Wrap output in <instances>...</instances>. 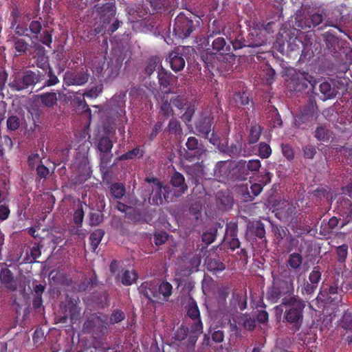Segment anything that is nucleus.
Masks as SVG:
<instances>
[{
  "label": "nucleus",
  "mask_w": 352,
  "mask_h": 352,
  "mask_svg": "<svg viewBox=\"0 0 352 352\" xmlns=\"http://www.w3.org/2000/svg\"><path fill=\"white\" fill-rule=\"evenodd\" d=\"M104 319H102L98 314H91L84 322L83 329L90 333L96 327V324L99 322H106L107 316H104Z\"/></svg>",
  "instance_id": "30"
},
{
  "label": "nucleus",
  "mask_w": 352,
  "mask_h": 352,
  "mask_svg": "<svg viewBox=\"0 0 352 352\" xmlns=\"http://www.w3.org/2000/svg\"><path fill=\"white\" fill-rule=\"evenodd\" d=\"M282 153L284 157L291 161L294 158V152L292 146L289 144H281Z\"/></svg>",
  "instance_id": "64"
},
{
  "label": "nucleus",
  "mask_w": 352,
  "mask_h": 352,
  "mask_svg": "<svg viewBox=\"0 0 352 352\" xmlns=\"http://www.w3.org/2000/svg\"><path fill=\"white\" fill-rule=\"evenodd\" d=\"M39 41L42 44L48 47H51V45L52 43V32L49 30H43V32L40 34Z\"/></svg>",
  "instance_id": "62"
},
{
  "label": "nucleus",
  "mask_w": 352,
  "mask_h": 352,
  "mask_svg": "<svg viewBox=\"0 0 352 352\" xmlns=\"http://www.w3.org/2000/svg\"><path fill=\"white\" fill-rule=\"evenodd\" d=\"M318 89L320 94L315 92V90H314L313 94L318 95L322 100L333 98L338 94V89L335 84L328 81L321 82Z\"/></svg>",
  "instance_id": "19"
},
{
  "label": "nucleus",
  "mask_w": 352,
  "mask_h": 352,
  "mask_svg": "<svg viewBox=\"0 0 352 352\" xmlns=\"http://www.w3.org/2000/svg\"><path fill=\"white\" fill-rule=\"evenodd\" d=\"M111 109L112 111L113 119L116 122H118V124H124L127 121L125 107L111 108Z\"/></svg>",
  "instance_id": "49"
},
{
  "label": "nucleus",
  "mask_w": 352,
  "mask_h": 352,
  "mask_svg": "<svg viewBox=\"0 0 352 352\" xmlns=\"http://www.w3.org/2000/svg\"><path fill=\"white\" fill-rule=\"evenodd\" d=\"M0 280L8 290L14 292L16 289V283L14 280L13 274L6 267V263H0Z\"/></svg>",
  "instance_id": "17"
},
{
  "label": "nucleus",
  "mask_w": 352,
  "mask_h": 352,
  "mask_svg": "<svg viewBox=\"0 0 352 352\" xmlns=\"http://www.w3.org/2000/svg\"><path fill=\"white\" fill-rule=\"evenodd\" d=\"M125 318L126 314L122 310L120 309H115L112 311L110 315L109 323L111 324L119 323L125 320Z\"/></svg>",
  "instance_id": "52"
},
{
  "label": "nucleus",
  "mask_w": 352,
  "mask_h": 352,
  "mask_svg": "<svg viewBox=\"0 0 352 352\" xmlns=\"http://www.w3.org/2000/svg\"><path fill=\"white\" fill-rule=\"evenodd\" d=\"M95 284V280L93 278L86 279L84 281L76 283L74 287L75 291L78 292H85L89 287L93 286Z\"/></svg>",
  "instance_id": "57"
},
{
  "label": "nucleus",
  "mask_w": 352,
  "mask_h": 352,
  "mask_svg": "<svg viewBox=\"0 0 352 352\" xmlns=\"http://www.w3.org/2000/svg\"><path fill=\"white\" fill-rule=\"evenodd\" d=\"M138 278L137 273L132 270H126L122 272L121 275V283L126 286L131 285Z\"/></svg>",
  "instance_id": "47"
},
{
  "label": "nucleus",
  "mask_w": 352,
  "mask_h": 352,
  "mask_svg": "<svg viewBox=\"0 0 352 352\" xmlns=\"http://www.w3.org/2000/svg\"><path fill=\"white\" fill-rule=\"evenodd\" d=\"M186 148L179 151L180 156L185 160L192 162L199 160L205 152L204 146L195 137H189L186 142Z\"/></svg>",
  "instance_id": "9"
},
{
  "label": "nucleus",
  "mask_w": 352,
  "mask_h": 352,
  "mask_svg": "<svg viewBox=\"0 0 352 352\" xmlns=\"http://www.w3.org/2000/svg\"><path fill=\"white\" fill-rule=\"evenodd\" d=\"M12 43L13 47L18 55L24 54L29 50L30 44L23 38L14 36Z\"/></svg>",
  "instance_id": "35"
},
{
  "label": "nucleus",
  "mask_w": 352,
  "mask_h": 352,
  "mask_svg": "<svg viewBox=\"0 0 352 352\" xmlns=\"http://www.w3.org/2000/svg\"><path fill=\"white\" fill-rule=\"evenodd\" d=\"M150 196L149 203L154 206L162 205L164 200L167 202L172 201L170 197L171 189L168 186H153L151 189H148Z\"/></svg>",
  "instance_id": "11"
},
{
  "label": "nucleus",
  "mask_w": 352,
  "mask_h": 352,
  "mask_svg": "<svg viewBox=\"0 0 352 352\" xmlns=\"http://www.w3.org/2000/svg\"><path fill=\"white\" fill-rule=\"evenodd\" d=\"M170 102L173 106H175L178 109L182 110L187 107V99L183 96H177L175 97H173L170 99Z\"/></svg>",
  "instance_id": "61"
},
{
  "label": "nucleus",
  "mask_w": 352,
  "mask_h": 352,
  "mask_svg": "<svg viewBox=\"0 0 352 352\" xmlns=\"http://www.w3.org/2000/svg\"><path fill=\"white\" fill-rule=\"evenodd\" d=\"M227 233L230 236V239L228 241V246L232 250H235L240 246V241L237 238V226L236 224L230 226L227 229Z\"/></svg>",
  "instance_id": "34"
},
{
  "label": "nucleus",
  "mask_w": 352,
  "mask_h": 352,
  "mask_svg": "<svg viewBox=\"0 0 352 352\" xmlns=\"http://www.w3.org/2000/svg\"><path fill=\"white\" fill-rule=\"evenodd\" d=\"M80 300L78 297H69L67 296L65 309L69 314L72 321L77 320L80 318L81 308L79 307Z\"/></svg>",
  "instance_id": "18"
},
{
  "label": "nucleus",
  "mask_w": 352,
  "mask_h": 352,
  "mask_svg": "<svg viewBox=\"0 0 352 352\" xmlns=\"http://www.w3.org/2000/svg\"><path fill=\"white\" fill-rule=\"evenodd\" d=\"M200 25V19L192 13L180 12L175 19L173 32L179 38H186Z\"/></svg>",
  "instance_id": "4"
},
{
  "label": "nucleus",
  "mask_w": 352,
  "mask_h": 352,
  "mask_svg": "<svg viewBox=\"0 0 352 352\" xmlns=\"http://www.w3.org/2000/svg\"><path fill=\"white\" fill-rule=\"evenodd\" d=\"M113 144L111 140L107 136H102L98 142L97 148L100 152H111Z\"/></svg>",
  "instance_id": "42"
},
{
  "label": "nucleus",
  "mask_w": 352,
  "mask_h": 352,
  "mask_svg": "<svg viewBox=\"0 0 352 352\" xmlns=\"http://www.w3.org/2000/svg\"><path fill=\"white\" fill-rule=\"evenodd\" d=\"M172 285L167 281H163L159 286L157 285V290L158 291V300L160 298V295H162L163 297L162 300L166 302L168 298L172 294Z\"/></svg>",
  "instance_id": "39"
},
{
  "label": "nucleus",
  "mask_w": 352,
  "mask_h": 352,
  "mask_svg": "<svg viewBox=\"0 0 352 352\" xmlns=\"http://www.w3.org/2000/svg\"><path fill=\"white\" fill-rule=\"evenodd\" d=\"M89 74L87 71L67 72L65 74L63 81L67 86L85 85L89 80Z\"/></svg>",
  "instance_id": "14"
},
{
  "label": "nucleus",
  "mask_w": 352,
  "mask_h": 352,
  "mask_svg": "<svg viewBox=\"0 0 352 352\" xmlns=\"http://www.w3.org/2000/svg\"><path fill=\"white\" fill-rule=\"evenodd\" d=\"M28 28V32L30 31L34 36L32 38L38 39V34L41 33L42 30V25L39 20H32Z\"/></svg>",
  "instance_id": "56"
},
{
  "label": "nucleus",
  "mask_w": 352,
  "mask_h": 352,
  "mask_svg": "<svg viewBox=\"0 0 352 352\" xmlns=\"http://www.w3.org/2000/svg\"><path fill=\"white\" fill-rule=\"evenodd\" d=\"M23 76H15L14 78L9 83V86L13 91H22L27 89Z\"/></svg>",
  "instance_id": "53"
},
{
  "label": "nucleus",
  "mask_w": 352,
  "mask_h": 352,
  "mask_svg": "<svg viewBox=\"0 0 352 352\" xmlns=\"http://www.w3.org/2000/svg\"><path fill=\"white\" fill-rule=\"evenodd\" d=\"M323 38L324 41L329 48L333 47L338 43V38L332 30L326 32L323 34Z\"/></svg>",
  "instance_id": "58"
},
{
  "label": "nucleus",
  "mask_w": 352,
  "mask_h": 352,
  "mask_svg": "<svg viewBox=\"0 0 352 352\" xmlns=\"http://www.w3.org/2000/svg\"><path fill=\"white\" fill-rule=\"evenodd\" d=\"M249 174L245 166V160H241L236 163L233 162L232 179L243 181L247 179Z\"/></svg>",
  "instance_id": "23"
},
{
  "label": "nucleus",
  "mask_w": 352,
  "mask_h": 352,
  "mask_svg": "<svg viewBox=\"0 0 352 352\" xmlns=\"http://www.w3.org/2000/svg\"><path fill=\"white\" fill-rule=\"evenodd\" d=\"M302 263V257L298 253H292L289 256L287 260V264L294 270H296L300 267Z\"/></svg>",
  "instance_id": "54"
},
{
  "label": "nucleus",
  "mask_w": 352,
  "mask_h": 352,
  "mask_svg": "<svg viewBox=\"0 0 352 352\" xmlns=\"http://www.w3.org/2000/svg\"><path fill=\"white\" fill-rule=\"evenodd\" d=\"M271 25L272 23L267 24L258 23L254 25L250 30L246 38H244L241 34L237 35L234 38H230L229 40L233 50H238L245 47L254 50L266 44L267 41L266 34L270 32ZM248 52L251 55L258 53L255 50H250Z\"/></svg>",
  "instance_id": "2"
},
{
  "label": "nucleus",
  "mask_w": 352,
  "mask_h": 352,
  "mask_svg": "<svg viewBox=\"0 0 352 352\" xmlns=\"http://www.w3.org/2000/svg\"><path fill=\"white\" fill-rule=\"evenodd\" d=\"M34 56L35 63L38 67L45 70L47 67L50 65L49 58L46 54V50L45 47L39 43H35L34 45Z\"/></svg>",
  "instance_id": "21"
},
{
  "label": "nucleus",
  "mask_w": 352,
  "mask_h": 352,
  "mask_svg": "<svg viewBox=\"0 0 352 352\" xmlns=\"http://www.w3.org/2000/svg\"><path fill=\"white\" fill-rule=\"evenodd\" d=\"M34 101L46 108H52L57 104L58 97L54 91H49L34 96Z\"/></svg>",
  "instance_id": "20"
},
{
  "label": "nucleus",
  "mask_w": 352,
  "mask_h": 352,
  "mask_svg": "<svg viewBox=\"0 0 352 352\" xmlns=\"http://www.w3.org/2000/svg\"><path fill=\"white\" fill-rule=\"evenodd\" d=\"M170 184L175 188H179L176 197H179L184 194L188 189V186L185 183V178L184 175L178 171L171 175Z\"/></svg>",
  "instance_id": "25"
},
{
  "label": "nucleus",
  "mask_w": 352,
  "mask_h": 352,
  "mask_svg": "<svg viewBox=\"0 0 352 352\" xmlns=\"http://www.w3.org/2000/svg\"><path fill=\"white\" fill-rule=\"evenodd\" d=\"M160 99V112L165 118H168L173 115V109L171 107L172 103L167 96H163Z\"/></svg>",
  "instance_id": "36"
},
{
  "label": "nucleus",
  "mask_w": 352,
  "mask_h": 352,
  "mask_svg": "<svg viewBox=\"0 0 352 352\" xmlns=\"http://www.w3.org/2000/svg\"><path fill=\"white\" fill-rule=\"evenodd\" d=\"M257 155L261 159H267L272 155V148L266 142H261L258 144Z\"/></svg>",
  "instance_id": "55"
},
{
  "label": "nucleus",
  "mask_w": 352,
  "mask_h": 352,
  "mask_svg": "<svg viewBox=\"0 0 352 352\" xmlns=\"http://www.w3.org/2000/svg\"><path fill=\"white\" fill-rule=\"evenodd\" d=\"M294 292L293 281L289 283L286 280H278L274 283L267 292V299L272 303H276L284 296H292Z\"/></svg>",
  "instance_id": "8"
},
{
  "label": "nucleus",
  "mask_w": 352,
  "mask_h": 352,
  "mask_svg": "<svg viewBox=\"0 0 352 352\" xmlns=\"http://www.w3.org/2000/svg\"><path fill=\"white\" fill-rule=\"evenodd\" d=\"M206 265L207 270L213 273L220 272L226 269V265L218 258H207Z\"/></svg>",
  "instance_id": "32"
},
{
  "label": "nucleus",
  "mask_w": 352,
  "mask_h": 352,
  "mask_svg": "<svg viewBox=\"0 0 352 352\" xmlns=\"http://www.w3.org/2000/svg\"><path fill=\"white\" fill-rule=\"evenodd\" d=\"M126 96L125 91H120L114 95L111 99V108L126 107Z\"/></svg>",
  "instance_id": "43"
},
{
  "label": "nucleus",
  "mask_w": 352,
  "mask_h": 352,
  "mask_svg": "<svg viewBox=\"0 0 352 352\" xmlns=\"http://www.w3.org/2000/svg\"><path fill=\"white\" fill-rule=\"evenodd\" d=\"M331 131L325 125H320L316 129L314 137L318 141L327 142L331 138Z\"/></svg>",
  "instance_id": "37"
},
{
  "label": "nucleus",
  "mask_w": 352,
  "mask_h": 352,
  "mask_svg": "<svg viewBox=\"0 0 352 352\" xmlns=\"http://www.w3.org/2000/svg\"><path fill=\"white\" fill-rule=\"evenodd\" d=\"M190 324V332L188 336H187L186 346L188 349H192L199 336L203 333V324Z\"/></svg>",
  "instance_id": "27"
},
{
  "label": "nucleus",
  "mask_w": 352,
  "mask_h": 352,
  "mask_svg": "<svg viewBox=\"0 0 352 352\" xmlns=\"http://www.w3.org/2000/svg\"><path fill=\"white\" fill-rule=\"evenodd\" d=\"M225 27L222 23L219 20H214L208 25V30L207 32L208 43L210 40L213 38L217 34H220L224 31Z\"/></svg>",
  "instance_id": "31"
},
{
  "label": "nucleus",
  "mask_w": 352,
  "mask_h": 352,
  "mask_svg": "<svg viewBox=\"0 0 352 352\" xmlns=\"http://www.w3.org/2000/svg\"><path fill=\"white\" fill-rule=\"evenodd\" d=\"M85 97V96H82V94H80L78 92H76L74 96L72 102L77 108L82 109L85 112L91 113V109L87 104Z\"/></svg>",
  "instance_id": "44"
},
{
  "label": "nucleus",
  "mask_w": 352,
  "mask_h": 352,
  "mask_svg": "<svg viewBox=\"0 0 352 352\" xmlns=\"http://www.w3.org/2000/svg\"><path fill=\"white\" fill-rule=\"evenodd\" d=\"M233 162L231 160L218 162L214 168V173L217 177L232 179Z\"/></svg>",
  "instance_id": "22"
},
{
  "label": "nucleus",
  "mask_w": 352,
  "mask_h": 352,
  "mask_svg": "<svg viewBox=\"0 0 352 352\" xmlns=\"http://www.w3.org/2000/svg\"><path fill=\"white\" fill-rule=\"evenodd\" d=\"M316 80L314 77L308 72L304 71L294 70L291 74L289 87L295 91H302L308 88L309 85L311 87L312 93L315 90Z\"/></svg>",
  "instance_id": "6"
},
{
  "label": "nucleus",
  "mask_w": 352,
  "mask_h": 352,
  "mask_svg": "<svg viewBox=\"0 0 352 352\" xmlns=\"http://www.w3.org/2000/svg\"><path fill=\"white\" fill-rule=\"evenodd\" d=\"M159 63L160 58L157 56H153L149 58L145 67V73L147 75L151 76L156 69Z\"/></svg>",
  "instance_id": "60"
},
{
  "label": "nucleus",
  "mask_w": 352,
  "mask_h": 352,
  "mask_svg": "<svg viewBox=\"0 0 352 352\" xmlns=\"http://www.w3.org/2000/svg\"><path fill=\"white\" fill-rule=\"evenodd\" d=\"M144 152L142 150H140L138 146L134 148L132 150L127 151L126 153L122 154L120 157V160H133L136 157L141 158L144 156Z\"/></svg>",
  "instance_id": "50"
},
{
  "label": "nucleus",
  "mask_w": 352,
  "mask_h": 352,
  "mask_svg": "<svg viewBox=\"0 0 352 352\" xmlns=\"http://www.w3.org/2000/svg\"><path fill=\"white\" fill-rule=\"evenodd\" d=\"M167 131L173 134L176 138H179L183 135V131L180 122L175 118H172L167 126Z\"/></svg>",
  "instance_id": "38"
},
{
  "label": "nucleus",
  "mask_w": 352,
  "mask_h": 352,
  "mask_svg": "<svg viewBox=\"0 0 352 352\" xmlns=\"http://www.w3.org/2000/svg\"><path fill=\"white\" fill-rule=\"evenodd\" d=\"M157 78L160 90L166 94L173 93L171 86L177 82V78L162 66L157 72Z\"/></svg>",
  "instance_id": "12"
},
{
  "label": "nucleus",
  "mask_w": 352,
  "mask_h": 352,
  "mask_svg": "<svg viewBox=\"0 0 352 352\" xmlns=\"http://www.w3.org/2000/svg\"><path fill=\"white\" fill-rule=\"evenodd\" d=\"M187 316L192 320L190 324H199L198 323L203 324L199 307L194 300L190 302L187 307Z\"/></svg>",
  "instance_id": "28"
},
{
  "label": "nucleus",
  "mask_w": 352,
  "mask_h": 352,
  "mask_svg": "<svg viewBox=\"0 0 352 352\" xmlns=\"http://www.w3.org/2000/svg\"><path fill=\"white\" fill-rule=\"evenodd\" d=\"M348 245L342 244L336 247V254L337 256V261L340 263H344L348 256Z\"/></svg>",
  "instance_id": "51"
},
{
  "label": "nucleus",
  "mask_w": 352,
  "mask_h": 352,
  "mask_svg": "<svg viewBox=\"0 0 352 352\" xmlns=\"http://www.w3.org/2000/svg\"><path fill=\"white\" fill-rule=\"evenodd\" d=\"M104 232L102 229H98L90 234L89 240L93 251L96 250L102 237L104 236Z\"/></svg>",
  "instance_id": "48"
},
{
  "label": "nucleus",
  "mask_w": 352,
  "mask_h": 352,
  "mask_svg": "<svg viewBox=\"0 0 352 352\" xmlns=\"http://www.w3.org/2000/svg\"><path fill=\"white\" fill-rule=\"evenodd\" d=\"M305 307L306 302L298 295L292 294L282 298L274 310L277 320H282L292 331L297 332L302 326Z\"/></svg>",
  "instance_id": "1"
},
{
  "label": "nucleus",
  "mask_w": 352,
  "mask_h": 352,
  "mask_svg": "<svg viewBox=\"0 0 352 352\" xmlns=\"http://www.w3.org/2000/svg\"><path fill=\"white\" fill-rule=\"evenodd\" d=\"M249 230L254 236L261 239L265 238V226L261 221L254 222L249 227Z\"/></svg>",
  "instance_id": "40"
},
{
  "label": "nucleus",
  "mask_w": 352,
  "mask_h": 352,
  "mask_svg": "<svg viewBox=\"0 0 352 352\" xmlns=\"http://www.w3.org/2000/svg\"><path fill=\"white\" fill-rule=\"evenodd\" d=\"M218 203L226 209L231 208L234 203L233 197L229 192H219L217 195Z\"/></svg>",
  "instance_id": "46"
},
{
  "label": "nucleus",
  "mask_w": 352,
  "mask_h": 352,
  "mask_svg": "<svg viewBox=\"0 0 352 352\" xmlns=\"http://www.w3.org/2000/svg\"><path fill=\"white\" fill-rule=\"evenodd\" d=\"M20 126V120L16 116H11L7 120V127L10 131H16Z\"/></svg>",
  "instance_id": "63"
},
{
  "label": "nucleus",
  "mask_w": 352,
  "mask_h": 352,
  "mask_svg": "<svg viewBox=\"0 0 352 352\" xmlns=\"http://www.w3.org/2000/svg\"><path fill=\"white\" fill-rule=\"evenodd\" d=\"M195 129L199 135L204 138H208L210 132L214 129V116L210 114L202 117L195 124Z\"/></svg>",
  "instance_id": "16"
},
{
  "label": "nucleus",
  "mask_w": 352,
  "mask_h": 352,
  "mask_svg": "<svg viewBox=\"0 0 352 352\" xmlns=\"http://www.w3.org/2000/svg\"><path fill=\"white\" fill-rule=\"evenodd\" d=\"M46 69L47 70L45 73L47 74L49 79L45 80L43 85L39 89V90H41L45 87L54 86L60 82L59 79L54 72L53 69L50 65H48Z\"/></svg>",
  "instance_id": "45"
},
{
  "label": "nucleus",
  "mask_w": 352,
  "mask_h": 352,
  "mask_svg": "<svg viewBox=\"0 0 352 352\" xmlns=\"http://www.w3.org/2000/svg\"><path fill=\"white\" fill-rule=\"evenodd\" d=\"M138 289L142 296L148 299V302L152 303L158 302V291L155 283L152 281L143 282Z\"/></svg>",
  "instance_id": "15"
},
{
  "label": "nucleus",
  "mask_w": 352,
  "mask_h": 352,
  "mask_svg": "<svg viewBox=\"0 0 352 352\" xmlns=\"http://www.w3.org/2000/svg\"><path fill=\"white\" fill-rule=\"evenodd\" d=\"M317 107L311 102L305 105L299 113L294 116V124L296 128L306 129L315 120Z\"/></svg>",
  "instance_id": "10"
},
{
  "label": "nucleus",
  "mask_w": 352,
  "mask_h": 352,
  "mask_svg": "<svg viewBox=\"0 0 352 352\" xmlns=\"http://www.w3.org/2000/svg\"><path fill=\"white\" fill-rule=\"evenodd\" d=\"M245 166L249 171V173L256 174L258 172L261 166V161L258 159L250 160L248 162L245 161Z\"/></svg>",
  "instance_id": "59"
},
{
  "label": "nucleus",
  "mask_w": 352,
  "mask_h": 352,
  "mask_svg": "<svg viewBox=\"0 0 352 352\" xmlns=\"http://www.w3.org/2000/svg\"><path fill=\"white\" fill-rule=\"evenodd\" d=\"M346 10V6L344 4L322 8L320 11L324 14L325 21L324 26L333 27L336 28L340 32H344L342 28L344 21V11Z\"/></svg>",
  "instance_id": "5"
},
{
  "label": "nucleus",
  "mask_w": 352,
  "mask_h": 352,
  "mask_svg": "<svg viewBox=\"0 0 352 352\" xmlns=\"http://www.w3.org/2000/svg\"><path fill=\"white\" fill-rule=\"evenodd\" d=\"M263 128L258 123H254L251 125L248 136V142L250 144H254L258 142Z\"/></svg>",
  "instance_id": "33"
},
{
  "label": "nucleus",
  "mask_w": 352,
  "mask_h": 352,
  "mask_svg": "<svg viewBox=\"0 0 352 352\" xmlns=\"http://www.w3.org/2000/svg\"><path fill=\"white\" fill-rule=\"evenodd\" d=\"M170 68L175 72L182 71L186 64L182 55L177 50L172 51L168 55Z\"/></svg>",
  "instance_id": "26"
},
{
  "label": "nucleus",
  "mask_w": 352,
  "mask_h": 352,
  "mask_svg": "<svg viewBox=\"0 0 352 352\" xmlns=\"http://www.w3.org/2000/svg\"><path fill=\"white\" fill-rule=\"evenodd\" d=\"M184 170L188 176V180L196 187H201L199 180L204 175L203 162H197L184 167Z\"/></svg>",
  "instance_id": "13"
},
{
  "label": "nucleus",
  "mask_w": 352,
  "mask_h": 352,
  "mask_svg": "<svg viewBox=\"0 0 352 352\" xmlns=\"http://www.w3.org/2000/svg\"><path fill=\"white\" fill-rule=\"evenodd\" d=\"M122 60L121 57L116 56L106 58V61L103 63L102 67L98 69L100 76L106 82L113 80L120 74Z\"/></svg>",
  "instance_id": "7"
},
{
  "label": "nucleus",
  "mask_w": 352,
  "mask_h": 352,
  "mask_svg": "<svg viewBox=\"0 0 352 352\" xmlns=\"http://www.w3.org/2000/svg\"><path fill=\"white\" fill-rule=\"evenodd\" d=\"M212 52L219 55L229 54L231 52V47L227 45L226 39L223 37H217L212 41L211 43Z\"/></svg>",
  "instance_id": "24"
},
{
  "label": "nucleus",
  "mask_w": 352,
  "mask_h": 352,
  "mask_svg": "<svg viewBox=\"0 0 352 352\" xmlns=\"http://www.w3.org/2000/svg\"><path fill=\"white\" fill-rule=\"evenodd\" d=\"M352 291V284L345 280L342 273H336L327 288L320 291V296L327 302H342L343 296Z\"/></svg>",
  "instance_id": "3"
},
{
  "label": "nucleus",
  "mask_w": 352,
  "mask_h": 352,
  "mask_svg": "<svg viewBox=\"0 0 352 352\" xmlns=\"http://www.w3.org/2000/svg\"><path fill=\"white\" fill-rule=\"evenodd\" d=\"M109 190L112 197L118 199H122L126 192L125 186L122 183L115 182L112 184Z\"/></svg>",
  "instance_id": "41"
},
{
  "label": "nucleus",
  "mask_w": 352,
  "mask_h": 352,
  "mask_svg": "<svg viewBox=\"0 0 352 352\" xmlns=\"http://www.w3.org/2000/svg\"><path fill=\"white\" fill-rule=\"evenodd\" d=\"M322 8V6L319 8L318 12H313L309 15L305 22V28H315L322 23L323 20H324V14L320 11Z\"/></svg>",
  "instance_id": "29"
}]
</instances>
